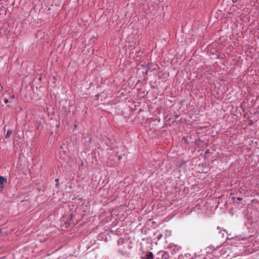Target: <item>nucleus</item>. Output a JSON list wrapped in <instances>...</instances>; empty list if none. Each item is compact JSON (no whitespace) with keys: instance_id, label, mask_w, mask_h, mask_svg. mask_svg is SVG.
<instances>
[{"instance_id":"f257e3e1","label":"nucleus","mask_w":259,"mask_h":259,"mask_svg":"<svg viewBox=\"0 0 259 259\" xmlns=\"http://www.w3.org/2000/svg\"><path fill=\"white\" fill-rule=\"evenodd\" d=\"M7 179L3 176L0 177V188L3 189L4 187V184L6 183Z\"/></svg>"},{"instance_id":"f03ea898","label":"nucleus","mask_w":259,"mask_h":259,"mask_svg":"<svg viewBox=\"0 0 259 259\" xmlns=\"http://www.w3.org/2000/svg\"><path fill=\"white\" fill-rule=\"evenodd\" d=\"M146 256L147 259H153L154 258L153 253L151 252H148L147 254H146Z\"/></svg>"},{"instance_id":"7ed1b4c3","label":"nucleus","mask_w":259,"mask_h":259,"mask_svg":"<svg viewBox=\"0 0 259 259\" xmlns=\"http://www.w3.org/2000/svg\"><path fill=\"white\" fill-rule=\"evenodd\" d=\"M169 257V254L167 252H164L162 255V259H168Z\"/></svg>"},{"instance_id":"20e7f679","label":"nucleus","mask_w":259,"mask_h":259,"mask_svg":"<svg viewBox=\"0 0 259 259\" xmlns=\"http://www.w3.org/2000/svg\"><path fill=\"white\" fill-rule=\"evenodd\" d=\"M12 130H8L7 131V134H6V135L5 136V138H9L11 136V135H12Z\"/></svg>"},{"instance_id":"39448f33","label":"nucleus","mask_w":259,"mask_h":259,"mask_svg":"<svg viewBox=\"0 0 259 259\" xmlns=\"http://www.w3.org/2000/svg\"><path fill=\"white\" fill-rule=\"evenodd\" d=\"M232 199L234 200V201L236 202V200H238L239 201H240L242 200V198H240L239 197H232Z\"/></svg>"},{"instance_id":"423d86ee","label":"nucleus","mask_w":259,"mask_h":259,"mask_svg":"<svg viewBox=\"0 0 259 259\" xmlns=\"http://www.w3.org/2000/svg\"><path fill=\"white\" fill-rule=\"evenodd\" d=\"M55 181H56V185H57V186H58V185H59V179H56L55 180Z\"/></svg>"},{"instance_id":"0eeeda50","label":"nucleus","mask_w":259,"mask_h":259,"mask_svg":"<svg viewBox=\"0 0 259 259\" xmlns=\"http://www.w3.org/2000/svg\"><path fill=\"white\" fill-rule=\"evenodd\" d=\"M4 102L6 104H7L9 102V100L7 99H5Z\"/></svg>"},{"instance_id":"6e6552de","label":"nucleus","mask_w":259,"mask_h":259,"mask_svg":"<svg viewBox=\"0 0 259 259\" xmlns=\"http://www.w3.org/2000/svg\"><path fill=\"white\" fill-rule=\"evenodd\" d=\"M239 0H232V2L233 3H237V2H239Z\"/></svg>"},{"instance_id":"1a4fd4ad","label":"nucleus","mask_w":259,"mask_h":259,"mask_svg":"<svg viewBox=\"0 0 259 259\" xmlns=\"http://www.w3.org/2000/svg\"><path fill=\"white\" fill-rule=\"evenodd\" d=\"M11 98L12 99H15V96H14V95H13Z\"/></svg>"}]
</instances>
